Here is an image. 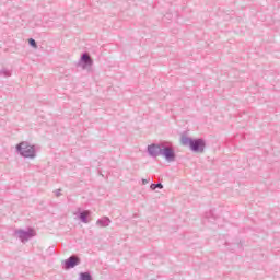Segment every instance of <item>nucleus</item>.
<instances>
[{"label": "nucleus", "instance_id": "f257e3e1", "mask_svg": "<svg viewBox=\"0 0 280 280\" xmlns=\"http://www.w3.org/2000/svg\"><path fill=\"white\" fill-rule=\"evenodd\" d=\"M180 143L182 145H190V150H192V152H205V140L202 139L192 140L186 136H183L180 139Z\"/></svg>", "mask_w": 280, "mask_h": 280}, {"label": "nucleus", "instance_id": "f03ea898", "mask_svg": "<svg viewBox=\"0 0 280 280\" xmlns=\"http://www.w3.org/2000/svg\"><path fill=\"white\" fill-rule=\"evenodd\" d=\"M16 150L22 156H26L28 159H34V156L36 155V150H34V145L27 142H21L20 144H18Z\"/></svg>", "mask_w": 280, "mask_h": 280}, {"label": "nucleus", "instance_id": "7ed1b4c3", "mask_svg": "<svg viewBox=\"0 0 280 280\" xmlns=\"http://www.w3.org/2000/svg\"><path fill=\"white\" fill-rule=\"evenodd\" d=\"M80 264V258L72 256L68 260H66V269L69 270V268H75Z\"/></svg>", "mask_w": 280, "mask_h": 280}, {"label": "nucleus", "instance_id": "20e7f679", "mask_svg": "<svg viewBox=\"0 0 280 280\" xmlns=\"http://www.w3.org/2000/svg\"><path fill=\"white\" fill-rule=\"evenodd\" d=\"M148 150L151 156H158L159 152H161V147L152 144L148 148Z\"/></svg>", "mask_w": 280, "mask_h": 280}, {"label": "nucleus", "instance_id": "39448f33", "mask_svg": "<svg viewBox=\"0 0 280 280\" xmlns=\"http://www.w3.org/2000/svg\"><path fill=\"white\" fill-rule=\"evenodd\" d=\"M163 154L167 161H174V151L172 149H164Z\"/></svg>", "mask_w": 280, "mask_h": 280}, {"label": "nucleus", "instance_id": "423d86ee", "mask_svg": "<svg viewBox=\"0 0 280 280\" xmlns=\"http://www.w3.org/2000/svg\"><path fill=\"white\" fill-rule=\"evenodd\" d=\"M89 215H90L89 211H84L80 214L82 222H84L85 224H86V222H89V220H86V218H89Z\"/></svg>", "mask_w": 280, "mask_h": 280}, {"label": "nucleus", "instance_id": "0eeeda50", "mask_svg": "<svg viewBox=\"0 0 280 280\" xmlns=\"http://www.w3.org/2000/svg\"><path fill=\"white\" fill-rule=\"evenodd\" d=\"M82 60H83V62H85V65H93L91 57L86 54L82 56Z\"/></svg>", "mask_w": 280, "mask_h": 280}, {"label": "nucleus", "instance_id": "6e6552de", "mask_svg": "<svg viewBox=\"0 0 280 280\" xmlns=\"http://www.w3.org/2000/svg\"><path fill=\"white\" fill-rule=\"evenodd\" d=\"M81 280H91V275H89V273H81Z\"/></svg>", "mask_w": 280, "mask_h": 280}, {"label": "nucleus", "instance_id": "1a4fd4ad", "mask_svg": "<svg viewBox=\"0 0 280 280\" xmlns=\"http://www.w3.org/2000/svg\"><path fill=\"white\" fill-rule=\"evenodd\" d=\"M28 43H30V46L31 47H34V49H36V47H38L37 45H36V40H34V39H28Z\"/></svg>", "mask_w": 280, "mask_h": 280}, {"label": "nucleus", "instance_id": "9d476101", "mask_svg": "<svg viewBox=\"0 0 280 280\" xmlns=\"http://www.w3.org/2000/svg\"><path fill=\"white\" fill-rule=\"evenodd\" d=\"M156 188L163 189V184H158V185L152 184L151 185V189H156Z\"/></svg>", "mask_w": 280, "mask_h": 280}]
</instances>
